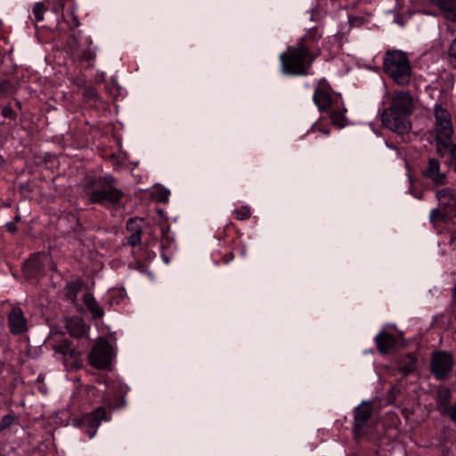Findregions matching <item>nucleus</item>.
Listing matches in <instances>:
<instances>
[{
	"mask_svg": "<svg viewBox=\"0 0 456 456\" xmlns=\"http://www.w3.org/2000/svg\"><path fill=\"white\" fill-rule=\"evenodd\" d=\"M169 195L170 191L162 186H157L152 192V197L154 200L161 203L167 202Z\"/></svg>",
	"mask_w": 456,
	"mask_h": 456,
	"instance_id": "25",
	"label": "nucleus"
},
{
	"mask_svg": "<svg viewBox=\"0 0 456 456\" xmlns=\"http://www.w3.org/2000/svg\"><path fill=\"white\" fill-rule=\"evenodd\" d=\"M141 230H135V232L133 233L127 240V243L131 246H136L141 242Z\"/></svg>",
	"mask_w": 456,
	"mask_h": 456,
	"instance_id": "30",
	"label": "nucleus"
},
{
	"mask_svg": "<svg viewBox=\"0 0 456 456\" xmlns=\"http://www.w3.org/2000/svg\"><path fill=\"white\" fill-rule=\"evenodd\" d=\"M384 72L398 86L411 81V67L407 55L400 50H388L383 60Z\"/></svg>",
	"mask_w": 456,
	"mask_h": 456,
	"instance_id": "3",
	"label": "nucleus"
},
{
	"mask_svg": "<svg viewBox=\"0 0 456 456\" xmlns=\"http://www.w3.org/2000/svg\"><path fill=\"white\" fill-rule=\"evenodd\" d=\"M451 419L456 422V403L448 410Z\"/></svg>",
	"mask_w": 456,
	"mask_h": 456,
	"instance_id": "36",
	"label": "nucleus"
},
{
	"mask_svg": "<svg viewBox=\"0 0 456 456\" xmlns=\"http://www.w3.org/2000/svg\"><path fill=\"white\" fill-rule=\"evenodd\" d=\"M46 262H50V259L45 254L37 253L24 263L23 272L28 278L37 277L43 272Z\"/></svg>",
	"mask_w": 456,
	"mask_h": 456,
	"instance_id": "11",
	"label": "nucleus"
},
{
	"mask_svg": "<svg viewBox=\"0 0 456 456\" xmlns=\"http://www.w3.org/2000/svg\"><path fill=\"white\" fill-rule=\"evenodd\" d=\"M66 327L70 336L81 338L86 333V326L84 321L77 316L71 317L67 321Z\"/></svg>",
	"mask_w": 456,
	"mask_h": 456,
	"instance_id": "17",
	"label": "nucleus"
},
{
	"mask_svg": "<svg viewBox=\"0 0 456 456\" xmlns=\"http://www.w3.org/2000/svg\"><path fill=\"white\" fill-rule=\"evenodd\" d=\"M68 45L71 49L76 50L78 46L77 38L74 36H70L68 39Z\"/></svg>",
	"mask_w": 456,
	"mask_h": 456,
	"instance_id": "35",
	"label": "nucleus"
},
{
	"mask_svg": "<svg viewBox=\"0 0 456 456\" xmlns=\"http://www.w3.org/2000/svg\"><path fill=\"white\" fill-rule=\"evenodd\" d=\"M453 357L446 351H436L433 353L430 362V370L437 379L448 378L453 367Z\"/></svg>",
	"mask_w": 456,
	"mask_h": 456,
	"instance_id": "5",
	"label": "nucleus"
},
{
	"mask_svg": "<svg viewBox=\"0 0 456 456\" xmlns=\"http://www.w3.org/2000/svg\"><path fill=\"white\" fill-rule=\"evenodd\" d=\"M410 117L386 108L381 116L385 127L398 134H404L411 129Z\"/></svg>",
	"mask_w": 456,
	"mask_h": 456,
	"instance_id": "4",
	"label": "nucleus"
},
{
	"mask_svg": "<svg viewBox=\"0 0 456 456\" xmlns=\"http://www.w3.org/2000/svg\"><path fill=\"white\" fill-rule=\"evenodd\" d=\"M45 10H46V8L45 7L44 4H42V3H37L34 5V7L32 9V12L35 17V20L37 22L43 20L44 13H45Z\"/></svg>",
	"mask_w": 456,
	"mask_h": 456,
	"instance_id": "28",
	"label": "nucleus"
},
{
	"mask_svg": "<svg viewBox=\"0 0 456 456\" xmlns=\"http://www.w3.org/2000/svg\"><path fill=\"white\" fill-rule=\"evenodd\" d=\"M233 214L239 220H245L250 216V209L248 207H241L239 209L234 210Z\"/></svg>",
	"mask_w": 456,
	"mask_h": 456,
	"instance_id": "29",
	"label": "nucleus"
},
{
	"mask_svg": "<svg viewBox=\"0 0 456 456\" xmlns=\"http://www.w3.org/2000/svg\"><path fill=\"white\" fill-rule=\"evenodd\" d=\"M447 149L449 150L451 155V165L452 166L453 170L456 172V144L451 143Z\"/></svg>",
	"mask_w": 456,
	"mask_h": 456,
	"instance_id": "31",
	"label": "nucleus"
},
{
	"mask_svg": "<svg viewBox=\"0 0 456 456\" xmlns=\"http://www.w3.org/2000/svg\"><path fill=\"white\" fill-rule=\"evenodd\" d=\"M422 175L436 185H444L447 181L446 174L440 170V161L435 158L428 159V166L422 171Z\"/></svg>",
	"mask_w": 456,
	"mask_h": 456,
	"instance_id": "13",
	"label": "nucleus"
},
{
	"mask_svg": "<svg viewBox=\"0 0 456 456\" xmlns=\"http://www.w3.org/2000/svg\"><path fill=\"white\" fill-rule=\"evenodd\" d=\"M53 349L56 354H60L65 357L68 356L72 359H77V357L76 350L72 346L71 343L68 340H64L61 344L55 345Z\"/></svg>",
	"mask_w": 456,
	"mask_h": 456,
	"instance_id": "21",
	"label": "nucleus"
},
{
	"mask_svg": "<svg viewBox=\"0 0 456 456\" xmlns=\"http://www.w3.org/2000/svg\"><path fill=\"white\" fill-rule=\"evenodd\" d=\"M116 179L110 175L100 176L86 186V195L91 203L101 206H115L124 193L117 186Z\"/></svg>",
	"mask_w": 456,
	"mask_h": 456,
	"instance_id": "2",
	"label": "nucleus"
},
{
	"mask_svg": "<svg viewBox=\"0 0 456 456\" xmlns=\"http://www.w3.org/2000/svg\"><path fill=\"white\" fill-rule=\"evenodd\" d=\"M330 118L332 123L338 127H344L346 125V118L339 110H333L330 112Z\"/></svg>",
	"mask_w": 456,
	"mask_h": 456,
	"instance_id": "26",
	"label": "nucleus"
},
{
	"mask_svg": "<svg viewBox=\"0 0 456 456\" xmlns=\"http://www.w3.org/2000/svg\"><path fill=\"white\" fill-rule=\"evenodd\" d=\"M51 268H52L53 270H54V269H55V265H54L53 263H51Z\"/></svg>",
	"mask_w": 456,
	"mask_h": 456,
	"instance_id": "41",
	"label": "nucleus"
},
{
	"mask_svg": "<svg viewBox=\"0 0 456 456\" xmlns=\"http://www.w3.org/2000/svg\"><path fill=\"white\" fill-rule=\"evenodd\" d=\"M94 58V53L90 50L86 49L83 51L82 59L85 61H91Z\"/></svg>",
	"mask_w": 456,
	"mask_h": 456,
	"instance_id": "34",
	"label": "nucleus"
},
{
	"mask_svg": "<svg viewBox=\"0 0 456 456\" xmlns=\"http://www.w3.org/2000/svg\"><path fill=\"white\" fill-rule=\"evenodd\" d=\"M372 414V404L369 402H363L354 410V432L359 435L362 429L366 427Z\"/></svg>",
	"mask_w": 456,
	"mask_h": 456,
	"instance_id": "12",
	"label": "nucleus"
},
{
	"mask_svg": "<svg viewBox=\"0 0 456 456\" xmlns=\"http://www.w3.org/2000/svg\"><path fill=\"white\" fill-rule=\"evenodd\" d=\"M416 357L412 354H407L400 362L399 369L404 373H410L415 370Z\"/></svg>",
	"mask_w": 456,
	"mask_h": 456,
	"instance_id": "23",
	"label": "nucleus"
},
{
	"mask_svg": "<svg viewBox=\"0 0 456 456\" xmlns=\"http://www.w3.org/2000/svg\"><path fill=\"white\" fill-rule=\"evenodd\" d=\"M442 10L456 20V0H432Z\"/></svg>",
	"mask_w": 456,
	"mask_h": 456,
	"instance_id": "22",
	"label": "nucleus"
},
{
	"mask_svg": "<svg viewBox=\"0 0 456 456\" xmlns=\"http://www.w3.org/2000/svg\"><path fill=\"white\" fill-rule=\"evenodd\" d=\"M106 411L105 408L100 406L96 408L94 411L86 414L82 417L80 420V425L86 428V432L89 438H93L99 428L102 419H105Z\"/></svg>",
	"mask_w": 456,
	"mask_h": 456,
	"instance_id": "7",
	"label": "nucleus"
},
{
	"mask_svg": "<svg viewBox=\"0 0 456 456\" xmlns=\"http://www.w3.org/2000/svg\"><path fill=\"white\" fill-rule=\"evenodd\" d=\"M322 34L317 28H309L295 45L289 46L280 56L282 72L287 75H307L314 60L322 53L318 42Z\"/></svg>",
	"mask_w": 456,
	"mask_h": 456,
	"instance_id": "1",
	"label": "nucleus"
},
{
	"mask_svg": "<svg viewBox=\"0 0 456 456\" xmlns=\"http://www.w3.org/2000/svg\"><path fill=\"white\" fill-rule=\"evenodd\" d=\"M74 20H75V26H77V27L79 26V22L76 17H74Z\"/></svg>",
	"mask_w": 456,
	"mask_h": 456,
	"instance_id": "40",
	"label": "nucleus"
},
{
	"mask_svg": "<svg viewBox=\"0 0 456 456\" xmlns=\"http://www.w3.org/2000/svg\"><path fill=\"white\" fill-rule=\"evenodd\" d=\"M112 358V347L105 340L98 341L89 354V362L96 369H105L110 363Z\"/></svg>",
	"mask_w": 456,
	"mask_h": 456,
	"instance_id": "6",
	"label": "nucleus"
},
{
	"mask_svg": "<svg viewBox=\"0 0 456 456\" xmlns=\"http://www.w3.org/2000/svg\"><path fill=\"white\" fill-rule=\"evenodd\" d=\"M436 123H446L451 120V114L449 111L440 105L435 107Z\"/></svg>",
	"mask_w": 456,
	"mask_h": 456,
	"instance_id": "24",
	"label": "nucleus"
},
{
	"mask_svg": "<svg viewBox=\"0 0 456 456\" xmlns=\"http://www.w3.org/2000/svg\"><path fill=\"white\" fill-rule=\"evenodd\" d=\"M7 228H8V229L12 228V224H8V227H7Z\"/></svg>",
	"mask_w": 456,
	"mask_h": 456,
	"instance_id": "42",
	"label": "nucleus"
},
{
	"mask_svg": "<svg viewBox=\"0 0 456 456\" xmlns=\"http://www.w3.org/2000/svg\"><path fill=\"white\" fill-rule=\"evenodd\" d=\"M387 109L401 112L403 115L410 117L413 110L411 95L408 92H395L392 96L390 106L387 107Z\"/></svg>",
	"mask_w": 456,
	"mask_h": 456,
	"instance_id": "8",
	"label": "nucleus"
},
{
	"mask_svg": "<svg viewBox=\"0 0 456 456\" xmlns=\"http://www.w3.org/2000/svg\"><path fill=\"white\" fill-rule=\"evenodd\" d=\"M84 95L89 99H94L98 96V92L94 87H86L84 90Z\"/></svg>",
	"mask_w": 456,
	"mask_h": 456,
	"instance_id": "33",
	"label": "nucleus"
},
{
	"mask_svg": "<svg viewBox=\"0 0 456 456\" xmlns=\"http://www.w3.org/2000/svg\"><path fill=\"white\" fill-rule=\"evenodd\" d=\"M375 342L379 352L382 354H388L396 345V338L394 335L381 331L375 337Z\"/></svg>",
	"mask_w": 456,
	"mask_h": 456,
	"instance_id": "16",
	"label": "nucleus"
},
{
	"mask_svg": "<svg viewBox=\"0 0 456 456\" xmlns=\"http://www.w3.org/2000/svg\"><path fill=\"white\" fill-rule=\"evenodd\" d=\"M315 105L321 111L329 109L332 103L330 94L323 88H317L313 96Z\"/></svg>",
	"mask_w": 456,
	"mask_h": 456,
	"instance_id": "18",
	"label": "nucleus"
},
{
	"mask_svg": "<svg viewBox=\"0 0 456 456\" xmlns=\"http://www.w3.org/2000/svg\"><path fill=\"white\" fill-rule=\"evenodd\" d=\"M8 325L12 335H21L28 330V321L20 307H13L9 313Z\"/></svg>",
	"mask_w": 456,
	"mask_h": 456,
	"instance_id": "10",
	"label": "nucleus"
},
{
	"mask_svg": "<svg viewBox=\"0 0 456 456\" xmlns=\"http://www.w3.org/2000/svg\"><path fill=\"white\" fill-rule=\"evenodd\" d=\"M455 216V213L438 207L430 212L429 220L433 226L448 225Z\"/></svg>",
	"mask_w": 456,
	"mask_h": 456,
	"instance_id": "15",
	"label": "nucleus"
},
{
	"mask_svg": "<svg viewBox=\"0 0 456 456\" xmlns=\"http://www.w3.org/2000/svg\"><path fill=\"white\" fill-rule=\"evenodd\" d=\"M137 218H129L126 222V228H129V225H131Z\"/></svg>",
	"mask_w": 456,
	"mask_h": 456,
	"instance_id": "39",
	"label": "nucleus"
},
{
	"mask_svg": "<svg viewBox=\"0 0 456 456\" xmlns=\"http://www.w3.org/2000/svg\"><path fill=\"white\" fill-rule=\"evenodd\" d=\"M312 130H313V131H316V130H318V131H320L321 133H322V134H328L330 133V131H329L328 129L320 128V127H318V126H315V125H314V126H312Z\"/></svg>",
	"mask_w": 456,
	"mask_h": 456,
	"instance_id": "37",
	"label": "nucleus"
},
{
	"mask_svg": "<svg viewBox=\"0 0 456 456\" xmlns=\"http://www.w3.org/2000/svg\"><path fill=\"white\" fill-rule=\"evenodd\" d=\"M451 395V391L447 387H442L437 391L436 403L442 411L449 410Z\"/></svg>",
	"mask_w": 456,
	"mask_h": 456,
	"instance_id": "20",
	"label": "nucleus"
},
{
	"mask_svg": "<svg viewBox=\"0 0 456 456\" xmlns=\"http://www.w3.org/2000/svg\"><path fill=\"white\" fill-rule=\"evenodd\" d=\"M436 197L438 207L448 209L456 214V191L450 187L436 190Z\"/></svg>",
	"mask_w": 456,
	"mask_h": 456,
	"instance_id": "14",
	"label": "nucleus"
},
{
	"mask_svg": "<svg viewBox=\"0 0 456 456\" xmlns=\"http://www.w3.org/2000/svg\"><path fill=\"white\" fill-rule=\"evenodd\" d=\"M11 419V417L9 416H5L4 419H3V422H2V425L3 426H6L8 425L9 423V420Z\"/></svg>",
	"mask_w": 456,
	"mask_h": 456,
	"instance_id": "38",
	"label": "nucleus"
},
{
	"mask_svg": "<svg viewBox=\"0 0 456 456\" xmlns=\"http://www.w3.org/2000/svg\"><path fill=\"white\" fill-rule=\"evenodd\" d=\"M2 114L4 118H10V119H15L16 118V113L10 106H4L2 109Z\"/></svg>",
	"mask_w": 456,
	"mask_h": 456,
	"instance_id": "32",
	"label": "nucleus"
},
{
	"mask_svg": "<svg viewBox=\"0 0 456 456\" xmlns=\"http://www.w3.org/2000/svg\"><path fill=\"white\" fill-rule=\"evenodd\" d=\"M436 150L442 155V151L452 143L451 138L453 134L452 120L446 121V123H436Z\"/></svg>",
	"mask_w": 456,
	"mask_h": 456,
	"instance_id": "9",
	"label": "nucleus"
},
{
	"mask_svg": "<svg viewBox=\"0 0 456 456\" xmlns=\"http://www.w3.org/2000/svg\"><path fill=\"white\" fill-rule=\"evenodd\" d=\"M447 59L453 69H456V37L451 43L448 52Z\"/></svg>",
	"mask_w": 456,
	"mask_h": 456,
	"instance_id": "27",
	"label": "nucleus"
},
{
	"mask_svg": "<svg viewBox=\"0 0 456 456\" xmlns=\"http://www.w3.org/2000/svg\"><path fill=\"white\" fill-rule=\"evenodd\" d=\"M84 302L87 309L93 314L94 318H101L103 316L104 312L102 308L98 305L93 296L90 294L85 295Z\"/></svg>",
	"mask_w": 456,
	"mask_h": 456,
	"instance_id": "19",
	"label": "nucleus"
}]
</instances>
